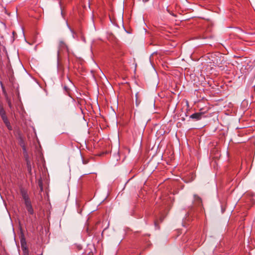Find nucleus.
<instances>
[{
	"label": "nucleus",
	"instance_id": "f257e3e1",
	"mask_svg": "<svg viewBox=\"0 0 255 255\" xmlns=\"http://www.w3.org/2000/svg\"><path fill=\"white\" fill-rule=\"evenodd\" d=\"M202 116V113H195L191 115L190 118L197 121L201 119Z\"/></svg>",
	"mask_w": 255,
	"mask_h": 255
},
{
	"label": "nucleus",
	"instance_id": "f03ea898",
	"mask_svg": "<svg viewBox=\"0 0 255 255\" xmlns=\"http://www.w3.org/2000/svg\"><path fill=\"white\" fill-rule=\"evenodd\" d=\"M22 196L23 199L24 200L25 204H27L29 202H31L30 199L28 197V195L26 192H22Z\"/></svg>",
	"mask_w": 255,
	"mask_h": 255
},
{
	"label": "nucleus",
	"instance_id": "7ed1b4c3",
	"mask_svg": "<svg viewBox=\"0 0 255 255\" xmlns=\"http://www.w3.org/2000/svg\"><path fill=\"white\" fill-rule=\"evenodd\" d=\"M27 211L29 214L32 215L33 213V210L31 205V203L29 202L27 204H25Z\"/></svg>",
	"mask_w": 255,
	"mask_h": 255
},
{
	"label": "nucleus",
	"instance_id": "20e7f679",
	"mask_svg": "<svg viewBox=\"0 0 255 255\" xmlns=\"http://www.w3.org/2000/svg\"><path fill=\"white\" fill-rule=\"evenodd\" d=\"M194 201L198 204H202L201 198L197 195H194Z\"/></svg>",
	"mask_w": 255,
	"mask_h": 255
},
{
	"label": "nucleus",
	"instance_id": "39448f33",
	"mask_svg": "<svg viewBox=\"0 0 255 255\" xmlns=\"http://www.w3.org/2000/svg\"><path fill=\"white\" fill-rule=\"evenodd\" d=\"M25 245V244H24L23 243H21V247L23 251L24 255H28V250L26 248Z\"/></svg>",
	"mask_w": 255,
	"mask_h": 255
},
{
	"label": "nucleus",
	"instance_id": "423d86ee",
	"mask_svg": "<svg viewBox=\"0 0 255 255\" xmlns=\"http://www.w3.org/2000/svg\"><path fill=\"white\" fill-rule=\"evenodd\" d=\"M0 115L1 118L6 116L5 112L2 105L0 104Z\"/></svg>",
	"mask_w": 255,
	"mask_h": 255
},
{
	"label": "nucleus",
	"instance_id": "0eeeda50",
	"mask_svg": "<svg viewBox=\"0 0 255 255\" xmlns=\"http://www.w3.org/2000/svg\"><path fill=\"white\" fill-rule=\"evenodd\" d=\"M1 119H2L3 122H4V124H8V123L9 122L6 116H4L3 117H2Z\"/></svg>",
	"mask_w": 255,
	"mask_h": 255
},
{
	"label": "nucleus",
	"instance_id": "6e6552de",
	"mask_svg": "<svg viewBox=\"0 0 255 255\" xmlns=\"http://www.w3.org/2000/svg\"><path fill=\"white\" fill-rule=\"evenodd\" d=\"M27 167H28L29 172H31V165L29 161L27 162Z\"/></svg>",
	"mask_w": 255,
	"mask_h": 255
},
{
	"label": "nucleus",
	"instance_id": "1a4fd4ad",
	"mask_svg": "<svg viewBox=\"0 0 255 255\" xmlns=\"http://www.w3.org/2000/svg\"><path fill=\"white\" fill-rule=\"evenodd\" d=\"M136 97V104L138 105L140 103V100H138V93H136L135 95Z\"/></svg>",
	"mask_w": 255,
	"mask_h": 255
},
{
	"label": "nucleus",
	"instance_id": "9d476101",
	"mask_svg": "<svg viewBox=\"0 0 255 255\" xmlns=\"http://www.w3.org/2000/svg\"><path fill=\"white\" fill-rule=\"evenodd\" d=\"M5 125H6V126L7 127V128H8V129L9 130H11L12 129V127L10 126V124L9 122H8V124H5Z\"/></svg>",
	"mask_w": 255,
	"mask_h": 255
},
{
	"label": "nucleus",
	"instance_id": "9b49d317",
	"mask_svg": "<svg viewBox=\"0 0 255 255\" xmlns=\"http://www.w3.org/2000/svg\"><path fill=\"white\" fill-rule=\"evenodd\" d=\"M7 102H8V105L9 107L10 108H11L12 105H11V103L10 101V100H8Z\"/></svg>",
	"mask_w": 255,
	"mask_h": 255
},
{
	"label": "nucleus",
	"instance_id": "f8f14e48",
	"mask_svg": "<svg viewBox=\"0 0 255 255\" xmlns=\"http://www.w3.org/2000/svg\"><path fill=\"white\" fill-rule=\"evenodd\" d=\"M63 45H65V44L63 42H61V45L62 46Z\"/></svg>",
	"mask_w": 255,
	"mask_h": 255
},
{
	"label": "nucleus",
	"instance_id": "ddd939ff",
	"mask_svg": "<svg viewBox=\"0 0 255 255\" xmlns=\"http://www.w3.org/2000/svg\"><path fill=\"white\" fill-rule=\"evenodd\" d=\"M148 0H143V1L144 2H147V1H148Z\"/></svg>",
	"mask_w": 255,
	"mask_h": 255
},
{
	"label": "nucleus",
	"instance_id": "4468645a",
	"mask_svg": "<svg viewBox=\"0 0 255 255\" xmlns=\"http://www.w3.org/2000/svg\"><path fill=\"white\" fill-rule=\"evenodd\" d=\"M23 150H25V147H23Z\"/></svg>",
	"mask_w": 255,
	"mask_h": 255
}]
</instances>
